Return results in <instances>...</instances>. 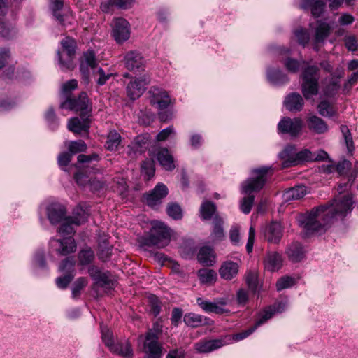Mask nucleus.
<instances>
[{"mask_svg": "<svg viewBox=\"0 0 358 358\" xmlns=\"http://www.w3.org/2000/svg\"><path fill=\"white\" fill-rule=\"evenodd\" d=\"M352 203V196L346 194L339 200H334L331 204L321 205L299 215L297 222L307 235L324 231L334 220L343 219L350 213Z\"/></svg>", "mask_w": 358, "mask_h": 358, "instance_id": "nucleus-1", "label": "nucleus"}, {"mask_svg": "<svg viewBox=\"0 0 358 358\" xmlns=\"http://www.w3.org/2000/svg\"><path fill=\"white\" fill-rule=\"evenodd\" d=\"M271 166H262L255 169L251 171V176L241 184V192L246 194L242 199L240 203L241 211L245 214H249L255 201L253 192H259L265 185L267 180V174Z\"/></svg>", "mask_w": 358, "mask_h": 358, "instance_id": "nucleus-2", "label": "nucleus"}, {"mask_svg": "<svg viewBox=\"0 0 358 358\" xmlns=\"http://www.w3.org/2000/svg\"><path fill=\"white\" fill-rule=\"evenodd\" d=\"M80 71L85 85L90 83L91 73L97 85L100 86L105 85L112 76L111 73H106L102 68L98 66L97 59L92 50L83 52L80 61Z\"/></svg>", "mask_w": 358, "mask_h": 358, "instance_id": "nucleus-3", "label": "nucleus"}, {"mask_svg": "<svg viewBox=\"0 0 358 358\" xmlns=\"http://www.w3.org/2000/svg\"><path fill=\"white\" fill-rule=\"evenodd\" d=\"M171 230L163 222L155 221L152 223L150 233L141 238V245L157 246L164 248L171 240Z\"/></svg>", "mask_w": 358, "mask_h": 358, "instance_id": "nucleus-4", "label": "nucleus"}, {"mask_svg": "<svg viewBox=\"0 0 358 358\" xmlns=\"http://www.w3.org/2000/svg\"><path fill=\"white\" fill-rule=\"evenodd\" d=\"M320 69L316 66H308L301 73V92L306 99H310L319 92Z\"/></svg>", "mask_w": 358, "mask_h": 358, "instance_id": "nucleus-5", "label": "nucleus"}, {"mask_svg": "<svg viewBox=\"0 0 358 358\" xmlns=\"http://www.w3.org/2000/svg\"><path fill=\"white\" fill-rule=\"evenodd\" d=\"M89 274L93 280L92 290L97 292L98 289H103L105 293L113 290L117 285V280L108 270H88Z\"/></svg>", "mask_w": 358, "mask_h": 358, "instance_id": "nucleus-6", "label": "nucleus"}, {"mask_svg": "<svg viewBox=\"0 0 358 358\" xmlns=\"http://www.w3.org/2000/svg\"><path fill=\"white\" fill-rule=\"evenodd\" d=\"M294 145H287L279 154L280 158L284 159L282 167L287 168L299 164L301 162H313V152L308 149H303L295 153Z\"/></svg>", "mask_w": 358, "mask_h": 358, "instance_id": "nucleus-7", "label": "nucleus"}, {"mask_svg": "<svg viewBox=\"0 0 358 358\" xmlns=\"http://www.w3.org/2000/svg\"><path fill=\"white\" fill-rule=\"evenodd\" d=\"M63 52L67 58L64 59L60 51H57L59 64L62 70H71L74 68L73 58L76 54V42L71 37H66L61 41Z\"/></svg>", "mask_w": 358, "mask_h": 358, "instance_id": "nucleus-8", "label": "nucleus"}, {"mask_svg": "<svg viewBox=\"0 0 358 358\" xmlns=\"http://www.w3.org/2000/svg\"><path fill=\"white\" fill-rule=\"evenodd\" d=\"M90 100L85 92H81L77 99L66 97V99L60 103L61 108L80 112V115H90L91 108Z\"/></svg>", "mask_w": 358, "mask_h": 358, "instance_id": "nucleus-9", "label": "nucleus"}, {"mask_svg": "<svg viewBox=\"0 0 358 358\" xmlns=\"http://www.w3.org/2000/svg\"><path fill=\"white\" fill-rule=\"evenodd\" d=\"M230 340L229 336L215 339H203L194 344V349L199 353H209L227 345Z\"/></svg>", "mask_w": 358, "mask_h": 358, "instance_id": "nucleus-10", "label": "nucleus"}, {"mask_svg": "<svg viewBox=\"0 0 358 358\" xmlns=\"http://www.w3.org/2000/svg\"><path fill=\"white\" fill-rule=\"evenodd\" d=\"M303 123L301 118L283 117L278 123V129L282 134H288L292 137L298 136L302 129Z\"/></svg>", "mask_w": 358, "mask_h": 358, "instance_id": "nucleus-11", "label": "nucleus"}, {"mask_svg": "<svg viewBox=\"0 0 358 358\" xmlns=\"http://www.w3.org/2000/svg\"><path fill=\"white\" fill-rule=\"evenodd\" d=\"M124 61L125 67L130 71H143L145 69V59L138 51L131 50L126 53Z\"/></svg>", "mask_w": 358, "mask_h": 358, "instance_id": "nucleus-12", "label": "nucleus"}, {"mask_svg": "<svg viewBox=\"0 0 358 358\" xmlns=\"http://www.w3.org/2000/svg\"><path fill=\"white\" fill-rule=\"evenodd\" d=\"M113 36L118 43H122L129 38V23L124 18L113 20Z\"/></svg>", "mask_w": 358, "mask_h": 358, "instance_id": "nucleus-13", "label": "nucleus"}, {"mask_svg": "<svg viewBox=\"0 0 358 358\" xmlns=\"http://www.w3.org/2000/svg\"><path fill=\"white\" fill-rule=\"evenodd\" d=\"M149 83V78L145 76L131 81L127 87L128 96L132 100L137 99L145 92L146 86Z\"/></svg>", "mask_w": 358, "mask_h": 358, "instance_id": "nucleus-14", "label": "nucleus"}, {"mask_svg": "<svg viewBox=\"0 0 358 358\" xmlns=\"http://www.w3.org/2000/svg\"><path fill=\"white\" fill-rule=\"evenodd\" d=\"M168 192L165 185L158 183L150 192L144 195V199L149 206L155 208L162 203V199L166 196Z\"/></svg>", "mask_w": 358, "mask_h": 358, "instance_id": "nucleus-15", "label": "nucleus"}, {"mask_svg": "<svg viewBox=\"0 0 358 358\" xmlns=\"http://www.w3.org/2000/svg\"><path fill=\"white\" fill-rule=\"evenodd\" d=\"M150 103L159 110H164L171 104V98L168 92L159 88H153L150 91Z\"/></svg>", "mask_w": 358, "mask_h": 358, "instance_id": "nucleus-16", "label": "nucleus"}, {"mask_svg": "<svg viewBox=\"0 0 358 358\" xmlns=\"http://www.w3.org/2000/svg\"><path fill=\"white\" fill-rule=\"evenodd\" d=\"M90 115H80V117L71 118L67 124L69 131L80 134L82 132L88 133L90 127Z\"/></svg>", "mask_w": 358, "mask_h": 358, "instance_id": "nucleus-17", "label": "nucleus"}, {"mask_svg": "<svg viewBox=\"0 0 358 358\" xmlns=\"http://www.w3.org/2000/svg\"><path fill=\"white\" fill-rule=\"evenodd\" d=\"M51 244L52 247L55 248V250L59 255L64 256L73 253L76 250V242L71 236L64 238L63 239H52Z\"/></svg>", "mask_w": 358, "mask_h": 358, "instance_id": "nucleus-18", "label": "nucleus"}, {"mask_svg": "<svg viewBox=\"0 0 358 358\" xmlns=\"http://www.w3.org/2000/svg\"><path fill=\"white\" fill-rule=\"evenodd\" d=\"M163 345L159 341H148L145 339L143 343V358H162Z\"/></svg>", "mask_w": 358, "mask_h": 358, "instance_id": "nucleus-19", "label": "nucleus"}, {"mask_svg": "<svg viewBox=\"0 0 358 358\" xmlns=\"http://www.w3.org/2000/svg\"><path fill=\"white\" fill-rule=\"evenodd\" d=\"M197 261L205 267L213 266L216 262V255L213 249L209 246L200 248L197 253Z\"/></svg>", "mask_w": 358, "mask_h": 358, "instance_id": "nucleus-20", "label": "nucleus"}, {"mask_svg": "<svg viewBox=\"0 0 358 358\" xmlns=\"http://www.w3.org/2000/svg\"><path fill=\"white\" fill-rule=\"evenodd\" d=\"M284 106L289 111L298 112L303 109L304 101L299 93L292 92L285 97Z\"/></svg>", "mask_w": 358, "mask_h": 358, "instance_id": "nucleus-21", "label": "nucleus"}, {"mask_svg": "<svg viewBox=\"0 0 358 358\" xmlns=\"http://www.w3.org/2000/svg\"><path fill=\"white\" fill-rule=\"evenodd\" d=\"M183 321L187 326L192 328L209 325L213 323L210 318L194 313H186L184 315Z\"/></svg>", "mask_w": 358, "mask_h": 358, "instance_id": "nucleus-22", "label": "nucleus"}, {"mask_svg": "<svg viewBox=\"0 0 358 358\" xmlns=\"http://www.w3.org/2000/svg\"><path fill=\"white\" fill-rule=\"evenodd\" d=\"M66 214L65 208L59 203H52L47 208V216L52 224L60 222Z\"/></svg>", "mask_w": 358, "mask_h": 358, "instance_id": "nucleus-23", "label": "nucleus"}, {"mask_svg": "<svg viewBox=\"0 0 358 358\" xmlns=\"http://www.w3.org/2000/svg\"><path fill=\"white\" fill-rule=\"evenodd\" d=\"M197 305L206 313H215L217 315H222L224 313H229V310L224 308L218 306L217 303L208 300H204L201 297L196 299Z\"/></svg>", "mask_w": 358, "mask_h": 358, "instance_id": "nucleus-24", "label": "nucleus"}, {"mask_svg": "<svg viewBox=\"0 0 358 358\" xmlns=\"http://www.w3.org/2000/svg\"><path fill=\"white\" fill-rule=\"evenodd\" d=\"M326 3L321 0H303L300 8L303 10L310 8L311 13L314 17H319L324 10Z\"/></svg>", "mask_w": 358, "mask_h": 358, "instance_id": "nucleus-25", "label": "nucleus"}, {"mask_svg": "<svg viewBox=\"0 0 358 358\" xmlns=\"http://www.w3.org/2000/svg\"><path fill=\"white\" fill-rule=\"evenodd\" d=\"M156 158L160 165L166 171H172L175 169L173 157L167 148L159 149L156 154Z\"/></svg>", "mask_w": 358, "mask_h": 358, "instance_id": "nucleus-26", "label": "nucleus"}, {"mask_svg": "<svg viewBox=\"0 0 358 358\" xmlns=\"http://www.w3.org/2000/svg\"><path fill=\"white\" fill-rule=\"evenodd\" d=\"M113 246L108 242V235L99 236L98 240V257L103 261H107L112 254Z\"/></svg>", "mask_w": 358, "mask_h": 358, "instance_id": "nucleus-27", "label": "nucleus"}, {"mask_svg": "<svg viewBox=\"0 0 358 358\" xmlns=\"http://www.w3.org/2000/svg\"><path fill=\"white\" fill-rule=\"evenodd\" d=\"M110 351L123 358H133L134 351L129 341L117 342L110 349Z\"/></svg>", "mask_w": 358, "mask_h": 358, "instance_id": "nucleus-28", "label": "nucleus"}, {"mask_svg": "<svg viewBox=\"0 0 358 358\" xmlns=\"http://www.w3.org/2000/svg\"><path fill=\"white\" fill-rule=\"evenodd\" d=\"M245 283L253 294L259 295L262 285L259 283L258 274L255 270H249L245 275Z\"/></svg>", "mask_w": 358, "mask_h": 358, "instance_id": "nucleus-29", "label": "nucleus"}, {"mask_svg": "<svg viewBox=\"0 0 358 358\" xmlns=\"http://www.w3.org/2000/svg\"><path fill=\"white\" fill-rule=\"evenodd\" d=\"M282 236V230L280 223L271 222L266 229V237L268 242L276 243Z\"/></svg>", "mask_w": 358, "mask_h": 358, "instance_id": "nucleus-30", "label": "nucleus"}, {"mask_svg": "<svg viewBox=\"0 0 358 358\" xmlns=\"http://www.w3.org/2000/svg\"><path fill=\"white\" fill-rule=\"evenodd\" d=\"M307 125L308 129L313 132L321 134L328 130V126L326 122L316 115H313L307 120Z\"/></svg>", "mask_w": 358, "mask_h": 358, "instance_id": "nucleus-31", "label": "nucleus"}, {"mask_svg": "<svg viewBox=\"0 0 358 358\" xmlns=\"http://www.w3.org/2000/svg\"><path fill=\"white\" fill-rule=\"evenodd\" d=\"M286 253L289 260L293 262H301L304 258V250L299 243H293L289 245Z\"/></svg>", "mask_w": 358, "mask_h": 358, "instance_id": "nucleus-32", "label": "nucleus"}, {"mask_svg": "<svg viewBox=\"0 0 358 358\" xmlns=\"http://www.w3.org/2000/svg\"><path fill=\"white\" fill-rule=\"evenodd\" d=\"M266 76L268 81L275 85H282L289 82L288 77L279 69H268Z\"/></svg>", "mask_w": 358, "mask_h": 358, "instance_id": "nucleus-33", "label": "nucleus"}, {"mask_svg": "<svg viewBox=\"0 0 358 358\" xmlns=\"http://www.w3.org/2000/svg\"><path fill=\"white\" fill-rule=\"evenodd\" d=\"M307 194V187L304 185H298L292 187L283 194L285 201L298 200L303 198Z\"/></svg>", "mask_w": 358, "mask_h": 358, "instance_id": "nucleus-34", "label": "nucleus"}, {"mask_svg": "<svg viewBox=\"0 0 358 358\" xmlns=\"http://www.w3.org/2000/svg\"><path fill=\"white\" fill-rule=\"evenodd\" d=\"M332 27L329 23L318 21V26L315 29V40L316 43L323 42L330 34Z\"/></svg>", "mask_w": 358, "mask_h": 358, "instance_id": "nucleus-35", "label": "nucleus"}, {"mask_svg": "<svg viewBox=\"0 0 358 358\" xmlns=\"http://www.w3.org/2000/svg\"><path fill=\"white\" fill-rule=\"evenodd\" d=\"M265 266L273 268H280L283 266L282 255L277 252H268L264 259Z\"/></svg>", "mask_w": 358, "mask_h": 358, "instance_id": "nucleus-36", "label": "nucleus"}, {"mask_svg": "<svg viewBox=\"0 0 358 358\" xmlns=\"http://www.w3.org/2000/svg\"><path fill=\"white\" fill-rule=\"evenodd\" d=\"M200 216L203 220H210L214 218L216 213V206L211 201H203L199 209Z\"/></svg>", "mask_w": 358, "mask_h": 358, "instance_id": "nucleus-37", "label": "nucleus"}, {"mask_svg": "<svg viewBox=\"0 0 358 358\" xmlns=\"http://www.w3.org/2000/svg\"><path fill=\"white\" fill-rule=\"evenodd\" d=\"M162 322L161 319H158L152 324V328L149 329L145 334V339L148 341H159L162 334Z\"/></svg>", "mask_w": 358, "mask_h": 358, "instance_id": "nucleus-38", "label": "nucleus"}, {"mask_svg": "<svg viewBox=\"0 0 358 358\" xmlns=\"http://www.w3.org/2000/svg\"><path fill=\"white\" fill-rule=\"evenodd\" d=\"M198 277L201 284L210 286L215 284L217 275L215 270H198Z\"/></svg>", "mask_w": 358, "mask_h": 358, "instance_id": "nucleus-39", "label": "nucleus"}, {"mask_svg": "<svg viewBox=\"0 0 358 358\" xmlns=\"http://www.w3.org/2000/svg\"><path fill=\"white\" fill-rule=\"evenodd\" d=\"M88 215L85 209L80 206H76L73 211V215L69 217V220L75 225L78 226L84 224L87 220Z\"/></svg>", "mask_w": 358, "mask_h": 358, "instance_id": "nucleus-40", "label": "nucleus"}, {"mask_svg": "<svg viewBox=\"0 0 358 358\" xmlns=\"http://www.w3.org/2000/svg\"><path fill=\"white\" fill-rule=\"evenodd\" d=\"M121 142V136L115 130L110 131L107 136L106 148L108 150L115 151L117 150Z\"/></svg>", "mask_w": 358, "mask_h": 358, "instance_id": "nucleus-41", "label": "nucleus"}, {"mask_svg": "<svg viewBox=\"0 0 358 358\" xmlns=\"http://www.w3.org/2000/svg\"><path fill=\"white\" fill-rule=\"evenodd\" d=\"M196 251V245L192 239L185 240L180 247V252L185 258H191Z\"/></svg>", "mask_w": 358, "mask_h": 358, "instance_id": "nucleus-42", "label": "nucleus"}, {"mask_svg": "<svg viewBox=\"0 0 358 358\" xmlns=\"http://www.w3.org/2000/svg\"><path fill=\"white\" fill-rule=\"evenodd\" d=\"M88 280L86 278L80 277L76 279L71 287V296L74 299L80 297L82 291L87 287Z\"/></svg>", "mask_w": 358, "mask_h": 358, "instance_id": "nucleus-43", "label": "nucleus"}, {"mask_svg": "<svg viewBox=\"0 0 358 358\" xmlns=\"http://www.w3.org/2000/svg\"><path fill=\"white\" fill-rule=\"evenodd\" d=\"M95 255L90 247L83 248L78 253L79 263L82 266L89 265L94 261Z\"/></svg>", "mask_w": 358, "mask_h": 358, "instance_id": "nucleus-44", "label": "nucleus"}, {"mask_svg": "<svg viewBox=\"0 0 358 358\" xmlns=\"http://www.w3.org/2000/svg\"><path fill=\"white\" fill-rule=\"evenodd\" d=\"M297 280V278L289 275H285L281 277L276 282L277 291L280 292L285 289L293 287L294 285L296 284Z\"/></svg>", "mask_w": 358, "mask_h": 358, "instance_id": "nucleus-45", "label": "nucleus"}, {"mask_svg": "<svg viewBox=\"0 0 358 358\" xmlns=\"http://www.w3.org/2000/svg\"><path fill=\"white\" fill-rule=\"evenodd\" d=\"M168 215L173 220H178L182 217V210L181 207L176 203H170L166 208Z\"/></svg>", "mask_w": 358, "mask_h": 358, "instance_id": "nucleus-46", "label": "nucleus"}, {"mask_svg": "<svg viewBox=\"0 0 358 358\" xmlns=\"http://www.w3.org/2000/svg\"><path fill=\"white\" fill-rule=\"evenodd\" d=\"M222 225L223 220L217 215H215L213 219V230L211 234L214 238L220 239L224 236Z\"/></svg>", "mask_w": 358, "mask_h": 358, "instance_id": "nucleus-47", "label": "nucleus"}, {"mask_svg": "<svg viewBox=\"0 0 358 358\" xmlns=\"http://www.w3.org/2000/svg\"><path fill=\"white\" fill-rule=\"evenodd\" d=\"M148 302L150 307V310L155 317L159 315L162 308V303L159 299L155 294H150L148 296Z\"/></svg>", "mask_w": 358, "mask_h": 358, "instance_id": "nucleus-48", "label": "nucleus"}, {"mask_svg": "<svg viewBox=\"0 0 358 358\" xmlns=\"http://www.w3.org/2000/svg\"><path fill=\"white\" fill-rule=\"evenodd\" d=\"M73 278L74 274L72 273V271H69V272L64 275L57 278L55 280V283L59 289H64L68 287Z\"/></svg>", "mask_w": 358, "mask_h": 358, "instance_id": "nucleus-49", "label": "nucleus"}, {"mask_svg": "<svg viewBox=\"0 0 358 358\" xmlns=\"http://www.w3.org/2000/svg\"><path fill=\"white\" fill-rule=\"evenodd\" d=\"M273 317L272 313L269 311L267 308H264L262 311L259 312L257 315V318L256 319L253 327H255L257 329L259 327L264 324L266 321L271 319Z\"/></svg>", "mask_w": 358, "mask_h": 358, "instance_id": "nucleus-50", "label": "nucleus"}, {"mask_svg": "<svg viewBox=\"0 0 358 358\" xmlns=\"http://www.w3.org/2000/svg\"><path fill=\"white\" fill-rule=\"evenodd\" d=\"M69 151L72 154L85 152L87 149V145L83 140L74 141L69 142Z\"/></svg>", "mask_w": 358, "mask_h": 358, "instance_id": "nucleus-51", "label": "nucleus"}, {"mask_svg": "<svg viewBox=\"0 0 358 358\" xmlns=\"http://www.w3.org/2000/svg\"><path fill=\"white\" fill-rule=\"evenodd\" d=\"M15 34V29L10 25L0 22V36L5 38H10Z\"/></svg>", "mask_w": 358, "mask_h": 358, "instance_id": "nucleus-52", "label": "nucleus"}, {"mask_svg": "<svg viewBox=\"0 0 358 358\" xmlns=\"http://www.w3.org/2000/svg\"><path fill=\"white\" fill-rule=\"evenodd\" d=\"M318 112L322 116L330 117L333 115V110L327 101H321L317 106Z\"/></svg>", "mask_w": 358, "mask_h": 358, "instance_id": "nucleus-53", "label": "nucleus"}, {"mask_svg": "<svg viewBox=\"0 0 358 358\" xmlns=\"http://www.w3.org/2000/svg\"><path fill=\"white\" fill-rule=\"evenodd\" d=\"M295 36L297 38L299 43L301 44V45L305 46L306 44L308 43L310 40V36L306 30L303 29L296 30Z\"/></svg>", "mask_w": 358, "mask_h": 358, "instance_id": "nucleus-54", "label": "nucleus"}, {"mask_svg": "<svg viewBox=\"0 0 358 358\" xmlns=\"http://www.w3.org/2000/svg\"><path fill=\"white\" fill-rule=\"evenodd\" d=\"M248 292L244 289H240L236 293L237 305L239 307H245L248 301Z\"/></svg>", "mask_w": 358, "mask_h": 358, "instance_id": "nucleus-55", "label": "nucleus"}, {"mask_svg": "<svg viewBox=\"0 0 358 358\" xmlns=\"http://www.w3.org/2000/svg\"><path fill=\"white\" fill-rule=\"evenodd\" d=\"M287 306V303L286 301H280L268 306L267 308L270 312L272 313V315H273L276 313H282L286 309Z\"/></svg>", "mask_w": 358, "mask_h": 358, "instance_id": "nucleus-56", "label": "nucleus"}, {"mask_svg": "<svg viewBox=\"0 0 358 358\" xmlns=\"http://www.w3.org/2000/svg\"><path fill=\"white\" fill-rule=\"evenodd\" d=\"M101 338L104 344L106 347L110 350L113 345L115 343L113 341V333L109 330H102L101 331Z\"/></svg>", "mask_w": 358, "mask_h": 358, "instance_id": "nucleus-57", "label": "nucleus"}, {"mask_svg": "<svg viewBox=\"0 0 358 358\" xmlns=\"http://www.w3.org/2000/svg\"><path fill=\"white\" fill-rule=\"evenodd\" d=\"M72 224H74V223H72L71 222V220H69V217H66L65 219V222L62 223L61 227L58 229V232L62 234H71L74 232L73 228L72 227Z\"/></svg>", "mask_w": 358, "mask_h": 358, "instance_id": "nucleus-58", "label": "nucleus"}, {"mask_svg": "<svg viewBox=\"0 0 358 358\" xmlns=\"http://www.w3.org/2000/svg\"><path fill=\"white\" fill-rule=\"evenodd\" d=\"M16 106V102L8 98L0 99V113L6 112L13 109Z\"/></svg>", "mask_w": 358, "mask_h": 358, "instance_id": "nucleus-59", "label": "nucleus"}, {"mask_svg": "<svg viewBox=\"0 0 358 358\" xmlns=\"http://www.w3.org/2000/svg\"><path fill=\"white\" fill-rule=\"evenodd\" d=\"M182 310L180 308H173L171 313V322L174 327H178L182 317Z\"/></svg>", "mask_w": 358, "mask_h": 358, "instance_id": "nucleus-60", "label": "nucleus"}, {"mask_svg": "<svg viewBox=\"0 0 358 358\" xmlns=\"http://www.w3.org/2000/svg\"><path fill=\"white\" fill-rule=\"evenodd\" d=\"M341 131L345 138L348 150L349 152H352L354 150V145L352 138L350 136V131L346 126H342Z\"/></svg>", "mask_w": 358, "mask_h": 358, "instance_id": "nucleus-61", "label": "nucleus"}, {"mask_svg": "<svg viewBox=\"0 0 358 358\" xmlns=\"http://www.w3.org/2000/svg\"><path fill=\"white\" fill-rule=\"evenodd\" d=\"M255 327H253V326H252L251 327L248 328V329H245V330H243L241 332H238L237 334H233L232 336V339L235 341H241L244 338H246L247 337H248L250 335H251L255 331Z\"/></svg>", "mask_w": 358, "mask_h": 358, "instance_id": "nucleus-62", "label": "nucleus"}, {"mask_svg": "<svg viewBox=\"0 0 358 358\" xmlns=\"http://www.w3.org/2000/svg\"><path fill=\"white\" fill-rule=\"evenodd\" d=\"M351 162L347 159L339 162L336 165V171L340 175L345 174L351 167Z\"/></svg>", "mask_w": 358, "mask_h": 358, "instance_id": "nucleus-63", "label": "nucleus"}, {"mask_svg": "<svg viewBox=\"0 0 358 358\" xmlns=\"http://www.w3.org/2000/svg\"><path fill=\"white\" fill-rule=\"evenodd\" d=\"M166 358H185V351L182 348H175L169 350Z\"/></svg>", "mask_w": 358, "mask_h": 358, "instance_id": "nucleus-64", "label": "nucleus"}]
</instances>
